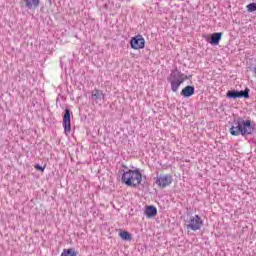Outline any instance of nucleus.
Returning <instances> with one entry per match:
<instances>
[{"mask_svg":"<svg viewBox=\"0 0 256 256\" xmlns=\"http://www.w3.org/2000/svg\"><path fill=\"white\" fill-rule=\"evenodd\" d=\"M253 131H255V126L251 124V120H245L243 118L235 119L230 128V134L234 137L251 135Z\"/></svg>","mask_w":256,"mask_h":256,"instance_id":"f257e3e1","label":"nucleus"},{"mask_svg":"<svg viewBox=\"0 0 256 256\" xmlns=\"http://www.w3.org/2000/svg\"><path fill=\"white\" fill-rule=\"evenodd\" d=\"M141 181H143V174L139 168L135 170L129 169L122 175V183H125L127 187H137L141 185Z\"/></svg>","mask_w":256,"mask_h":256,"instance_id":"f03ea898","label":"nucleus"},{"mask_svg":"<svg viewBox=\"0 0 256 256\" xmlns=\"http://www.w3.org/2000/svg\"><path fill=\"white\" fill-rule=\"evenodd\" d=\"M189 79L187 75L181 73L179 70H173L169 77H168V82L170 83L171 91L173 93H177L179 91V87L185 83Z\"/></svg>","mask_w":256,"mask_h":256,"instance_id":"7ed1b4c3","label":"nucleus"},{"mask_svg":"<svg viewBox=\"0 0 256 256\" xmlns=\"http://www.w3.org/2000/svg\"><path fill=\"white\" fill-rule=\"evenodd\" d=\"M155 183L157 187H159V189H166V187L171 186V184L173 183V175L160 174L156 177Z\"/></svg>","mask_w":256,"mask_h":256,"instance_id":"20e7f679","label":"nucleus"},{"mask_svg":"<svg viewBox=\"0 0 256 256\" xmlns=\"http://www.w3.org/2000/svg\"><path fill=\"white\" fill-rule=\"evenodd\" d=\"M186 227L187 229H190V231H199V229L203 227V219H201L199 215L192 216L186 222Z\"/></svg>","mask_w":256,"mask_h":256,"instance_id":"39448f33","label":"nucleus"},{"mask_svg":"<svg viewBox=\"0 0 256 256\" xmlns=\"http://www.w3.org/2000/svg\"><path fill=\"white\" fill-rule=\"evenodd\" d=\"M130 47L135 51H138L139 49H145V38H143L142 35L132 37L130 40Z\"/></svg>","mask_w":256,"mask_h":256,"instance_id":"423d86ee","label":"nucleus"},{"mask_svg":"<svg viewBox=\"0 0 256 256\" xmlns=\"http://www.w3.org/2000/svg\"><path fill=\"white\" fill-rule=\"evenodd\" d=\"M226 97H228V99H249V88H246L244 91L229 90Z\"/></svg>","mask_w":256,"mask_h":256,"instance_id":"0eeeda50","label":"nucleus"},{"mask_svg":"<svg viewBox=\"0 0 256 256\" xmlns=\"http://www.w3.org/2000/svg\"><path fill=\"white\" fill-rule=\"evenodd\" d=\"M63 128L65 135H69V133H71V111L69 109L65 110Z\"/></svg>","mask_w":256,"mask_h":256,"instance_id":"6e6552de","label":"nucleus"},{"mask_svg":"<svg viewBox=\"0 0 256 256\" xmlns=\"http://www.w3.org/2000/svg\"><path fill=\"white\" fill-rule=\"evenodd\" d=\"M26 9H37L41 5V0H23Z\"/></svg>","mask_w":256,"mask_h":256,"instance_id":"1a4fd4ad","label":"nucleus"},{"mask_svg":"<svg viewBox=\"0 0 256 256\" xmlns=\"http://www.w3.org/2000/svg\"><path fill=\"white\" fill-rule=\"evenodd\" d=\"M181 95L183 97H192V95H195V87L193 86H186L182 89Z\"/></svg>","mask_w":256,"mask_h":256,"instance_id":"9d476101","label":"nucleus"},{"mask_svg":"<svg viewBox=\"0 0 256 256\" xmlns=\"http://www.w3.org/2000/svg\"><path fill=\"white\" fill-rule=\"evenodd\" d=\"M221 37H223V33L216 32L211 35L210 45H218L219 41H221Z\"/></svg>","mask_w":256,"mask_h":256,"instance_id":"9b49d317","label":"nucleus"},{"mask_svg":"<svg viewBox=\"0 0 256 256\" xmlns=\"http://www.w3.org/2000/svg\"><path fill=\"white\" fill-rule=\"evenodd\" d=\"M145 215L146 217H148V219H151V217H155V215H157V208H155V206H147Z\"/></svg>","mask_w":256,"mask_h":256,"instance_id":"f8f14e48","label":"nucleus"},{"mask_svg":"<svg viewBox=\"0 0 256 256\" xmlns=\"http://www.w3.org/2000/svg\"><path fill=\"white\" fill-rule=\"evenodd\" d=\"M61 256H77V252L73 248L64 249Z\"/></svg>","mask_w":256,"mask_h":256,"instance_id":"ddd939ff","label":"nucleus"},{"mask_svg":"<svg viewBox=\"0 0 256 256\" xmlns=\"http://www.w3.org/2000/svg\"><path fill=\"white\" fill-rule=\"evenodd\" d=\"M119 237H121L124 241H131V235L127 231H122L119 233Z\"/></svg>","mask_w":256,"mask_h":256,"instance_id":"4468645a","label":"nucleus"},{"mask_svg":"<svg viewBox=\"0 0 256 256\" xmlns=\"http://www.w3.org/2000/svg\"><path fill=\"white\" fill-rule=\"evenodd\" d=\"M255 10H256V3H250L247 5V11L249 13H253V11H255Z\"/></svg>","mask_w":256,"mask_h":256,"instance_id":"2eb2a0df","label":"nucleus"},{"mask_svg":"<svg viewBox=\"0 0 256 256\" xmlns=\"http://www.w3.org/2000/svg\"><path fill=\"white\" fill-rule=\"evenodd\" d=\"M92 97H95L96 99H101V92L99 90H95L92 92Z\"/></svg>","mask_w":256,"mask_h":256,"instance_id":"dca6fc26","label":"nucleus"},{"mask_svg":"<svg viewBox=\"0 0 256 256\" xmlns=\"http://www.w3.org/2000/svg\"><path fill=\"white\" fill-rule=\"evenodd\" d=\"M34 169H36L37 171H41L43 173V171H45V167L40 166L39 164H36L34 166Z\"/></svg>","mask_w":256,"mask_h":256,"instance_id":"f3484780","label":"nucleus"}]
</instances>
